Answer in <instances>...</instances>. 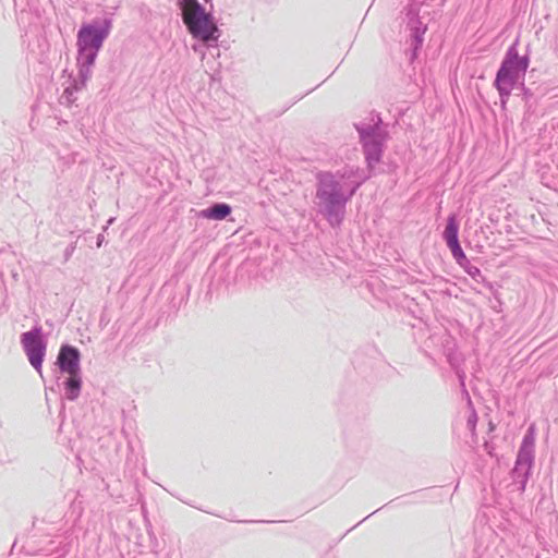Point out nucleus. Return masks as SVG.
<instances>
[{
	"label": "nucleus",
	"mask_w": 558,
	"mask_h": 558,
	"mask_svg": "<svg viewBox=\"0 0 558 558\" xmlns=\"http://www.w3.org/2000/svg\"><path fill=\"white\" fill-rule=\"evenodd\" d=\"M448 247L451 251V254H452L453 258L456 259V262L460 266H464V264L468 262V258H466L462 247L460 246V243L449 245Z\"/></svg>",
	"instance_id": "10"
},
{
	"label": "nucleus",
	"mask_w": 558,
	"mask_h": 558,
	"mask_svg": "<svg viewBox=\"0 0 558 558\" xmlns=\"http://www.w3.org/2000/svg\"><path fill=\"white\" fill-rule=\"evenodd\" d=\"M458 230H459V226H458L456 216L454 215L449 216L447 219V225H446L445 231H444V239L448 246L459 243Z\"/></svg>",
	"instance_id": "8"
},
{
	"label": "nucleus",
	"mask_w": 558,
	"mask_h": 558,
	"mask_svg": "<svg viewBox=\"0 0 558 558\" xmlns=\"http://www.w3.org/2000/svg\"><path fill=\"white\" fill-rule=\"evenodd\" d=\"M58 364L61 371L68 374L80 373V352L71 345H63L58 355Z\"/></svg>",
	"instance_id": "6"
},
{
	"label": "nucleus",
	"mask_w": 558,
	"mask_h": 558,
	"mask_svg": "<svg viewBox=\"0 0 558 558\" xmlns=\"http://www.w3.org/2000/svg\"><path fill=\"white\" fill-rule=\"evenodd\" d=\"M317 197L329 210L332 209L336 205L343 203L339 184L335 181L331 174L323 173L319 175Z\"/></svg>",
	"instance_id": "4"
},
{
	"label": "nucleus",
	"mask_w": 558,
	"mask_h": 558,
	"mask_svg": "<svg viewBox=\"0 0 558 558\" xmlns=\"http://www.w3.org/2000/svg\"><path fill=\"white\" fill-rule=\"evenodd\" d=\"M366 158L369 161L377 162L380 157V149L376 144H365Z\"/></svg>",
	"instance_id": "11"
},
{
	"label": "nucleus",
	"mask_w": 558,
	"mask_h": 558,
	"mask_svg": "<svg viewBox=\"0 0 558 558\" xmlns=\"http://www.w3.org/2000/svg\"><path fill=\"white\" fill-rule=\"evenodd\" d=\"M527 66V59L521 58L517 51L509 50L507 52L495 80V86L500 95H510L513 86L524 75Z\"/></svg>",
	"instance_id": "2"
},
{
	"label": "nucleus",
	"mask_w": 558,
	"mask_h": 558,
	"mask_svg": "<svg viewBox=\"0 0 558 558\" xmlns=\"http://www.w3.org/2000/svg\"><path fill=\"white\" fill-rule=\"evenodd\" d=\"M21 341L29 363L39 371L45 355V345L40 337V331L36 329L24 332Z\"/></svg>",
	"instance_id": "5"
},
{
	"label": "nucleus",
	"mask_w": 558,
	"mask_h": 558,
	"mask_svg": "<svg viewBox=\"0 0 558 558\" xmlns=\"http://www.w3.org/2000/svg\"><path fill=\"white\" fill-rule=\"evenodd\" d=\"M231 213V207L228 204H216L210 208L202 211V216L207 219L222 220Z\"/></svg>",
	"instance_id": "7"
},
{
	"label": "nucleus",
	"mask_w": 558,
	"mask_h": 558,
	"mask_svg": "<svg viewBox=\"0 0 558 558\" xmlns=\"http://www.w3.org/2000/svg\"><path fill=\"white\" fill-rule=\"evenodd\" d=\"M182 20L193 37L203 41L217 39L218 31L213 16L205 11L197 0H181Z\"/></svg>",
	"instance_id": "1"
},
{
	"label": "nucleus",
	"mask_w": 558,
	"mask_h": 558,
	"mask_svg": "<svg viewBox=\"0 0 558 558\" xmlns=\"http://www.w3.org/2000/svg\"><path fill=\"white\" fill-rule=\"evenodd\" d=\"M478 272H480V269H478V268H474V270L469 271V274H471V275L478 274Z\"/></svg>",
	"instance_id": "12"
},
{
	"label": "nucleus",
	"mask_w": 558,
	"mask_h": 558,
	"mask_svg": "<svg viewBox=\"0 0 558 558\" xmlns=\"http://www.w3.org/2000/svg\"><path fill=\"white\" fill-rule=\"evenodd\" d=\"M69 375H70V377H69L68 381L65 383L66 393H68L69 399L74 400L77 398L80 389H81L80 373L69 374Z\"/></svg>",
	"instance_id": "9"
},
{
	"label": "nucleus",
	"mask_w": 558,
	"mask_h": 558,
	"mask_svg": "<svg viewBox=\"0 0 558 558\" xmlns=\"http://www.w3.org/2000/svg\"><path fill=\"white\" fill-rule=\"evenodd\" d=\"M109 27L98 28L95 25H83L77 33V49L80 61L86 66H92L97 53L108 36Z\"/></svg>",
	"instance_id": "3"
}]
</instances>
